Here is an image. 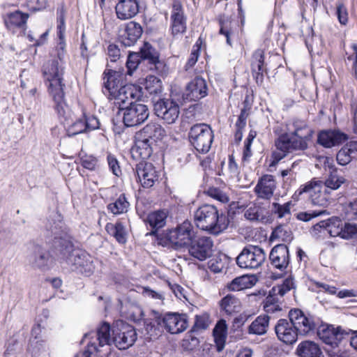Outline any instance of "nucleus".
Returning <instances> with one entry per match:
<instances>
[{
	"instance_id": "f257e3e1",
	"label": "nucleus",
	"mask_w": 357,
	"mask_h": 357,
	"mask_svg": "<svg viewBox=\"0 0 357 357\" xmlns=\"http://www.w3.org/2000/svg\"><path fill=\"white\" fill-rule=\"evenodd\" d=\"M52 233V252L58 261L71 266L73 271L84 276L91 275L95 270L92 257L83 250L74 249L71 237L66 232H60L56 227Z\"/></svg>"
},
{
	"instance_id": "f03ea898",
	"label": "nucleus",
	"mask_w": 357,
	"mask_h": 357,
	"mask_svg": "<svg viewBox=\"0 0 357 357\" xmlns=\"http://www.w3.org/2000/svg\"><path fill=\"white\" fill-rule=\"evenodd\" d=\"M312 134V130L305 121L294 119L288 125L287 132L275 141L277 150L273 153V162H279L293 151L305 150Z\"/></svg>"
},
{
	"instance_id": "7ed1b4c3",
	"label": "nucleus",
	"mask_w": 357,
	"mask_h": 357,
	"mask_svg": "<svg viewBox=\"0 0 357 357\" xmlns=\"http://www.w3.org/2000/svg\"><path fill=\"white\" fill-rule=\"evenodd\" d=\"M64 73V62L61 54L58 57L48 61L44 66L43 74L48 91L55 102V109L60 115L66 116L70 113L69 107L64 100L63 87L62 83Z\"/></svg>"
},
{
	"instance_id": "20e7f679",
	"label": "nucleus",
	"mask_w": 357,
	"mask_h": 357,
	"mask_svg": "<svg viewBox=\"0 0 357 357\" xmlns=\"http://www.w3.org/2000/svg\"><path fill=\"white\" fill-rule=\"evenodd\" d=\"M92 338L98 340L99 347L110 345L114 343L119 349H126L131 347L137 340V333L133 326L121 322L116 324L111 329L109 324L104 322L98 328L96 332H93Z\"/></svg>"
},
{
	"instance_id": "39448f33",
	"label": "nucleus",
	"mask_w": 357,
	"mask_h": 357,
	"mask_svg": "<svg viewBox=\"0 0 357 357\" xmlns=\"http://www.w3.org/2000/svg\"><path fill=\"white\" fill-rule=\"evenodd\" d=\"M197 227L213 234H218L227 228L228 220L218 208L211 204H204L197 209L194 215Z\"/></svg>"
},
{
	"instance_id": "423d86ee",
	"label": "nucleus",
	"mask_w": 357,
	"mask_h": 357,
	"mask_svg": "<svg viewBox=\"0 0 357 357\" xmlns=\"http://www.w3.org/2000/svg\"><path fill=\"white\" fill-rule=\"evenodd\" d=\"M188 137L190 143L198 152L206 153L210 150L213 140V133L209 125H193L190 129Z\"/></svg>"
},
{
	"instance_id": "0eeeda50",
	"label": "nucleus",
	"mask_w": 357,
	"mask_h": 357,
	"mask_svg": "<svg viewBox=\"0 0 357 357\" xmlns=\"http://www.w3.org/2000/svg\"><path fill=\"white\" fill-rule=\"evenodd\" d=\"M169 243L176 249L188 247L196 238V232L192 223L188 220L169 230L166 234Z\"/></svg>"
},
{
	"instance_id": "6e6552de",
	"label": "nucleus",
	"mask_w": 357,
	"mask_h": 357,
	"mask_svg": "<svg viewBox=\"0 0 357 357\" xmlns=\"http://www.w3.org/2000/svg\"><path fill=\"white\" fill-rule=\"evenodd\" d=\"M264 250L255 245L245 247L236 257V264L241 268L255 269L260 267L266 260Z\"/></svg>"
},
{
	"instance_id": "1a4fd4ad",
	"label": "nucleus",
	"mask_w": 357,
	"mask_h": 357,
	"mask_svg": "<svg viewBox=\"0 0 357 357\" xmlns=\"http://www.w3.org/2000/svg\"><path fill=\"white\" fill-rule=\"evenodd\" d=\"M61 222L56 224L54 226H52L50 229L51 230L52 235L53 237L54 235L52 233V229L55 230L56 227L60 232L63 231L61 229ZM54 243V238L51 243L50 251H47L40 246H36L34 248L33 253L32 252L29 256V263L32 267L38 268L42 271H46L49 269L54 264L55 260L58 259L55 257V255L52 252V246Z\"/></svg>"
},
{
	"instance_id": "9d476101",
	"label": "nucleus",
	"mask_w": 357,
	"mask_h": 357,
	"mask_svg": "<svg viewBox=\"0 0 357 357\" xmlns=\"http://www.w3.org/2000/svg\"><path fill=\"white\" fill-rule=\"evenodd\" d=\"M298 192L299 195L307 194L314 205L326 206L328 204L331 193L325 189L321 181L313 178L301 185Z\"/></svg>"
},
{
	"instance_id": "9b49d317",
	"label": "nucleus",
	"mask_w": 357,
	"mask_h": 357,
	"mask_svg": "<svg viewBox=\"0 0 357 357\" xmlns=\"http://www.w3.org/2000/svg\"><path fill=\"white\" fill-rule=\"evenodd\" d=\"M70 113L66 114V116L58 114L63 117L68 125L67 134L68 136H75L76 135L83 133L84 132L93 130L99 128L100 122L98 119L94 116H86L84 113L82 117L77 119L75 121L69 123L68 121L71 119V110L69 108Z\"/></svg>"
},
{
	"instance_id": "f8f14e48",
	"label": "nucleus",
	"mask_w": 357,
	"mask_h": 357,
	"mask_svg": "<svg viewBox=\"0 0 357 357\" xmlns=\"http://www.w3.org/2000/svg\"><path fill=\"white\" fill-rule=\"evenodd\" d=\"M120 112L123 116V122L127 127H132L142 124L149 116L148 107L137 102L121 108Z\"/></svg>"
},
{
	"instance_id": "ddd939ff",
	"label": "nucleus",
	"mask_w": 357,
	"mask_h": 357,
	"mask_svg": "<svg viewBox=\"0 0 357 357\" xmlns=\"http://www.w3.org/2000/svg\"><path fill=\"white\" fill-rule=\"evenodd\" d=\"M107 96L110 100L114 101V104L118 106L121 111V108H125L124 105H130V103L137 102L141 96V90L136 85L126 84L110 93Z\"/></svg>"
},
{
	"instance_id": "4468645a",
	"label": "nucleus",
	"mask_w": 357,
	"mask_h": 357,
	"mask_svg": "<svg viewBox=\"0 0 357 357\" xmlns=\"http://www.w3.org/2000/svg\"><path fill=\"white\" fill-rule=\"evenodd\" d=\"M352 330H344L341 327H335L332 325L323 324L317 328V335L326 344L331 345L335 348L338 347L339 344L347 336H349Z\"/></svg>"
},
{
	"instance_id": "2eb2a0df",
	"label": "nucleus",
	"mask_w": 357,
	"mask_h": 357,
	"mask_svg": "<svg viewBox=\"0 0 357 357\" xmlns=\"http://www.w3.org/2000/svg\"><path fill=\"white\" fill-rule=\"evenodd\" d=\"M156 116L168 124L174 123L180 115L178 104L172 99H159L154 104Z\"/></svg>"
},
{
	"instance_id": "dca6fc26",
	"label": "nucleus",
	"mask_w": 357,
	"mask_h": 357,
	"mask_svg": "<svg viewBox=\"0 0 357 357\" xmlns=\"http://www.w3.org/2000/svg\"><path fill=\"white\" fill-rule=\"evenodd\" d=\"M289 317L292 321L298 335H307L317 329V323L314 317L304 314L299 309L291 310L289 312Z\"/></svg>"
},
{
	"instance_id": "f3484780",
	"label": "nucleus",
	"mask_w": 357,
	"mask_h": 357,
	"mask_svg": "<svg viewBox=\"0 0 357 357\" xmlns=\"http://www.w3.org/2000/svg\"><path fill=\"white\" fill-rule=\"evenodd\" d=\"M213 241L210 237L195 238L188 246V252L194 258L204 261L212 254Z\"/></svg>"
},
{
	"instance_id": "a211bd4d",
	"label": "nucleus",
	"mask_w": 357,
	"mask_h": 357,
	"mask_svg": "<svg viewBox=\"0 0 357 357\" xmlns=\"http://www.w3.org/2000/svg\"><path fill=\"white\" fill-rule=\"evenodd\" d=\"M170 29L174 36L182 35L186 31V17L180 0H174L170 17Z\"/></svg>"
},
{
	"instance_id": "6ab92c4d",
	"label": "nucleus",
	"mask_w": 357,
	"mask_h": 357,
	"mask_svg": "<svg viewBox=\"0 0 357 357\" xmlns=\"http://www.w3.org/2000/svg\"><path fill=\"white\" fill-rule=\"evenodd\" d=\"M208 93L206 80L197 76L186 86L183 93V99L186 101H197L205 97Z\"/></svg>"
},
{
	"instance_id": "aec40b11",
	"label": "nucleus",
	"mask_w": 357,
	"mask_h": 357,
	"mask_svg": "<svg viewBox=\"0 0 357 357\" xmlns=\"http://www.w3.org/2000/svg\"><path fill=\"white\" fill-rule=\"evenodd\" d=\"M275 331L278 340L287 344H292L297 340V331L290 319H279L275 326Z\"/></svg>"
},
{
	"instance_id": "412c9836",
	"label": "nucleus",
	"mask_w": 357,
	"mask_h": 357,
	"mask_svg": "<svg viewBox=\"0 0 357 357\" xmlns=\"http://www.w3.org/2000/svg\"><path fill=\"white\" fill-rule=\"evenodd\" d=\"M136 172L144 188L152 187L158 180V172L150 162H139L136 167Z\"/></svg>"
},
{
	"instance_id": "4be33fe9",
	"label": "nucleus",
	"mask_w": 357,
	"mask_h": 357,
	"mask_svg": "<svg viewBox=\"0 0 357 357\" xmlns=\"http://www.w3.org/2000/svg\"><path fill=\"white\" fill-rule=\"evenodd\" d=\"M162 317L164 328L172 334H177L184 331L188 327L185 314L178 313H167Z\"/></svg>"
},
{
	"instance_id": "5701e85b",
	"label": "nucleus",
	"mask_w": 357,
	"mask_h": 357,
	"mask_svg": "<svg viewBox=\"0 0 357 357\" xmlns=\"http://www.w3.org/2000/svg\"><path fill=\"white\" fill-rule=\"evenodd\" d=\"M275 188L276 181L274 176L266 174L259 179L254 191L257 197L270 199L273 197Z\"/></svg>"
},
{
	"instance_id": "b1692460",
	"label": "nucleus",
	"mask_w": 357,
	"mask_h": 357,
	"mask_svg": "<svg viewBox=\"0 0 357 357\" xmlns=\"http://www.w3.org/2000/svg\"><path fill=\"white\" fill-rule=\"evenodd\" d=\"M124 74L121 71L109 70L103 74V89L105 95H108L123 85Z\"/></svg>"
},
{
	"instance_id": "393cba45",
	"label": "nucleus",
	"mask_w": 357,
	"mask_h": 357,
	"mask_svg": "<svg viewBox=\"0 0 357 357\" xmlns=\"http://www.w3.org/2000/svg\"><path fill=\"white\" fill-rule=\"evenodd\" d=\"M269 259L273 266L280 270L286 268L289 263V249L284 244H278L271 250Z\"/></svg>"
},
{
	"instance_id": "a878e982",
	"label": "nucleus",
	"mask_w": 357,
	"mask_h": 357,
	"mask_svg": "<svg viewBox=\"0 0 357 357\" xmlns=\"http://www.w3.org/2000/svg\"><path fill=\"white\" fill-rule=\"evenodd\" d=\"M138 0H119L115 10L116 16L121 20L132 18L139 13Z\"/></svg>"
},
{
	"instance_id": "bb28decb",
	"label": "nucleus",
	"mask_w": 357,
	"mask_h": 357,
	"mask_svg": "<svg viewBox=\"0 0 357 357\" xmlns=\"http://www.w3.org/2000/svg\"><path fill=\"white\" fill-rule=\"evenodd\" d=\"M166 135V132L162 126L155 122H150L146 124L138 133L137 137L146 138L151 143H156L162 139Z\"/></svg>"
},
{
	"instance_id": "cd10ccee",
	"label": "nucleus",
	"mask_w": 357,
	"mask_h": 357,
	"mask_svg": "<svg viewBox=\"0 0 357 357\" xmlns=\"http://www.w3.org/2000/svg\"><path fill=\"white\" fill-rule=\"evenodd\" d=\"M313 229L318 231H321V229H324L331 236H340L342 238L343 223L339 218L333 217L327 220L318 222L314 225Z\"/></svg>"
},
{
	"instance_id": "c85d7f7f",
	"label": "nucleus",
	"mask_w": 357,
	"mask_h": 357,
	"mask_svg": "<svg viewBox=\"0 0 357 357\" xmlns=\"http://www.w3.org/2000/svg\"><path fill=\"white\" fill-rule=\"evenodd\" d=\"M143 33L141 25L135 22H128L121 34L120 38L121 43L125 46L133 45L141 37Z\"/></svg>"
},
{
	"instance_id": "c756f323",
	"label": "nucleus",
	"mask_w": 357,
	"mask_h": 357,
	"mask_svg": "<svg viewBox=\"0 0 357 357\" xmlns=\"http://www.w3.org/2000/svg\"><path fill=\"white\" fill-rule=\"evenodd\" d=\"M347 139V135L337 130L322 131L318 136V142L326 148L338 145Z\"/></svg>"
},
{
	"instance_id": "7c9ffc66",
	"label": "nucleus",
	"mask_w": 357,
	"mask_h": 357,
	"mask_svg": "<svg viewBox=\"0 0 357 357\" xmlns=\"http://www.w3.org/2000/svg\"><path fill=\"white\" fill-rule=\"evenodd\" d=\"M163 328L162 317L155 311L152 313V317L144 321V329L151 339L158 337L162 333Z\"/></svg>"
},
{
	"instance_id": "2f4dec72",
	"label": "nucleus",
	"mask_w": 357,
	"mask_h": 357,
	"mask_svg": "<svg viewBox=\"0 0 357 357\" xmlns=\"http://www.w3.org/2000/svg\"><path fill=\"white\" fill-rule=\"evenodd\" d=\"M220 310L228 315L238 313L241 310V301L233 294H227L220 301Z\"/></svg>"
},
{
	"instance_id": "473e14b6",
	"label": "nucleus",
	"mask_w": 357,
	"mask_h": 357,
	"mask_svg": "<svg viewBox=\"0 0 357 357\" xmlns=\"http://www.w3.org/2000/svg\"><path fill=\"white\" fill-rule=\"evenodd\" d=\"M264 53L261 50H257L252 56V71L254 78L257 83H261L264 79Z\"/></svg>"
},
{
	"instance_id": "72a5a7b5",
	"label": "nucleus",
	"mask_w": 357,
	"mask_h": 357,
	"mask_svg": "<svg viewBox=\"0 0 357 357\" xmlns=\"http://www.w3.org/2000/svg\"><path fill=\"white\" fill-rule=\"evenodd\" d=\"M299 357H322V352L319 345L312 341L301 342L296 349Z\"/></svg>"
},
{
	"instance_id": "f704fd0d",
	"label": "nucleus",
	"mask_w": 357,
	"mask_h": 357,
	"mask_svg": "<svg viewBox=\"0 0 357 357\" xmlns=\"http://www.w3.org/2000/svg\"><path fill=\"white\" fill-rule=\"evenodd\" d=\"M244 216L251 221L266 222L268 220V211L265 207L255 204L245 210Z\"/></svg>"
},
{
	"instance_id": "c9c22d12",
	"label": "nucleus",
	"mask_w": 357,
	"mask_h": 357,
	"mask_svg": "<svg viewBox=\"0 0 357 357\" xmlns=\"http://www.w3.org/2000/svg\"><path fill=\"white\" fill-rule=\"evenodd\" d=\"M155 146L156 144L151 143L146 138L142 139L137 136L135 146L132 150L133 153H137L142 159L145 160L152 155Z\"/></svg>"
},
{
	"instance_id": "e433bc0d",
	"label": "nucleus",
	"mask_w": 357,
	"mask_h": 357,
	"mask_svg": "<svg viewBox=\"0 0 357 357\" xmlns=\"http://www.w3.org/2000/svg\"><path fill=\"white\" fill-rule=\"evenodd\" d=\"M140 58L148 60L149 63L155 66V69L159 70L160 68H164L165 65L158 59V54L155 50L149 43H144L140 51Z\"/></svg>"
},
{
	"instance_id": "4c0bfd02",
	"label": "nucleus",
	"mask_w": 357,
	"mask_h": 357,
	"mask_svg": "<svg viewBox=\"0 0 357 357\" xmlns=\"http://www.w3.org/2000/svg\"><path fill=\"white\" fill-rule=\"evenodd\" d=\"M270 317L268 315H260L257 317L250 325L248 333L261 335L267 332L269 325Z\"/></svg>"
},
{
	"instance_id": "58836bf2",
	"label": "nucleus",
	"mask_w": 357,
	"mask_h": 357,
	"mask_svg": "<svg viewBox=\"0 0 357 357\" xmlns=\"http://www.w3.org/2000/svg\"><path fill=\"white\" fill-rule=\"evenodd\" d=\"M167 218V212L162 211H156L150 213L145 222L149 225V226L157 231L158 229L163 227L166 224V220Z\"/></svg>"
},
{
	"instance_id": "ea45409f",
	"label": "nucleus",
	"mask_w": 357,
	"mask_h": 357,
	"mask_svg": "<svg viewBox=\"0 0 357 357\" xmlns=\"http://www.w3.org/2000/svg\"><path fill=\"white\" fill-rule=\"evenodd\" d=\"M29 17V14L16 10L8 15L6 20V26L8 29H14L15 27L24 29Z\"/></svg>"
},
{
	"instance_id": "a19ab883",
	"label": "nucleus",
	"mask_w": 357,
	"mask_h": 357,
	"mask_svg": "<svg viewBox=\"0 0 357 357\" xmlns=\"http://www.w3.org/2000/svg\"><path fill=\"white\" fill-rule=\"evenodd\" d=\"M227 326L226 321L221 319L216 324L213 329L214 340L218 351H221L223 349L227 339Z\"/></svg>"
},
{
	"instance_id": "79ce46f5",
	"label": "nucleus",
	"mask_w": 357,
	"mask_h": 357,
	"mask_svg": "<svg viewBox=\"0 0 357 357\" xmlns=\"http://www.w3.org/2000/svg\"><path fill=\"white\" fill-rule=\"evenodd\" d=\"M144 89L153 98L160 96L162 92V81L153 75H149L145 79Z\"/></svg>"
},
{
	"instance_id": "37998d69",
	"label": "nucleus",
	"mask_w": 357,
	"mask_h": 357,
	"mask_svg": "<svg viewBox=\"0 0 357 357\" xmlns=\"http://www.w3.org/2000/svg\"><path fill=\"white\" fill-rule=\"evenodd\" d=\"M292 206L291 202H287L283 204L273 202L271 213L278 219L284 218L286 220H289L291 218V208Z\"/></svg>"
},
{
	"instance_id": "c03bdc74",
	"label": "nucleus",
	"mask_w": 357,
	"mask_h": 357,
	"mask_svg": "<svg viewBox=\"0 0 357 357\" xmlns=\"http://www.w3.org/2000/svg\"><path fill=\"white\" fill-rule=\"evenodd\" d=\"M130 204L125 195H121L115 202L107 205V210L114 215H120L128 211Z\"/></svg>"
},
{
	"instance_id": "a18cd8bd",
	"label": "nucleus",
	"mask_w": 357,
	"mask_h": 357,
	"mask_svg": "<svg viewBox=\"0 0 357 357\" xmlns=\"http://www.w3.org/2000/svg\"><path fill=\"white\" fill-rule=\"evenodd\" d=\"M345 181V178L339 175L337 171H333L328 175L323 183L325 189L331 192V190L339 189Z\"/></svg>"
},
{
	"instance_id": "49530a36",
	"label": "nucleus",
	"mask_w": 357,
	"mask_h": 357,
	"mask_svg": "<svg viewBox=\"0 0 357 357\" xmlns=\"http://www.w3.org/2000/svg\"><path fill=\"white\" fill-rule=\"evenodd\" d=\"M107 231L114 236L116 241L120 243H125L126 242V232L124 225L119 222L115 225L107 224L106 225Z\"/></svg>"
},
{
	"instance_id": "de8ad7c7",
	"label": "nucleus",
	"mask_w": 357,
	"mask_h": 357,
	"mask_svg": "<svg viewBox=\"0 0 357 357\" xmlns=\"http://www.w3.org/2000/svg\"><path fill=\"white\" fill-rule=\"evenodd\" d=\"M93 332H91L84 335V340H89L87 342V349L86 351L81 352L75 356V357H91V355L94 352H99L98 340H96V338H92L93 335H91Z\"/></svg>"
},
{
	"instance_id": "09e8293b",
	"label": "nucleus",
	"mask_w": 357,
	"mask_h": 357,
	"mask_svg": "<svg viewBox=\"0 0 357 357\" xmlns=\"http://www.w3.org/2000/svg\"><path fill=\"white\" fill-rule=\"evenodd\" d=\"M251 286L250 278L246 275L236 278L227 284V288L230 291H241Z\"/></svg>"
},
{
	"instance_id": "8fccbe9b",
	"label": "nucleus",
	"mask_w": 357,
	"mask_h": 357,
	"mask_svg": "<svg viewBox=\"0 0 357 357\" xmlns=\"http://www.w3.org/2000/svg\"><path fill=\"white\" fill-rule=\"evenodd\" d=\"M66 31L64 10L61 9L57 11V36L59 39L61 48L63 49Z\"/></svg>"
},
{
	"instance_id": "3c124183",
	"label": "nucleus",
	"mask_w": 357,
	"mask_h": 357,
	"mask_svg": "<svg viewBox=\"0 0 357 357\" xmlns=\"http://www.w3.org/2000/svg\"><path fill=\"white\" fill-rule=\"evenodd\" d=\"M294 288V281L292 278H287L280 285L275 286L272 288V292L275 294H280V298Z\"/></svg>"
},
{
	"instance_id": "603ef678",
	"label": "nucleus",
	"mask_w": 357,
	"mask_h": 357,
	"mask_svg": "<svg viewBox=\"0 0 357 357\" xmlns=\"http://www.w3.org/2000/svg\"><path fill=\"white\" fill-rule=\"evenodd\" d=\"M344 211L349 220H357V199L344 205Z\"/></svg>"
},
{
	"instance_id": "864d4df0",
	"label": "nucleus",
	"mask_w": 357,
	"mask_h": 357,
	"mask_svg": "<svg viewBox=\"0 0 357 357\" xmlns=\"http://www.w3.org/2000/svg\"><path fill=\"white\" fill-rule=\"evenodd\" d=\"M140 60L139 54L137 53L130 54L126 61L127 74L131 75L137 69Z\"/></svg>"
},
{
	"instance_id": "5fc2aeb1",
	"label": "nucleus",
	"mask_w": 357,
	"mask_h": 357,
	"mask_svg": "<svg viewBox=\"0 0 357 357\" xmlns=\"http://www.w3.org/2000/svg\"><path fill=\"white\" fill-rule=\"evenodd\" d=\"M220 29L219 33L221 35L225 36L226 38L227 43L229 45H231V37L234 34V31L231 29V22L220 21Z\"/></svg>"
},
{
	"instance_id": "6e6d98bb",
	"label": "nucleus",
	"mask_w": 357,
	"mask_h": 357,
	"mask_svg": "<svg viewBox=\"0 0 357 357\" xmlns=\"http://www.w3.org/2000/svg\"><path fill=\"white\" fill-rule=\"evenodd\" d=\"M208 327V318L205 315H197L192 331H201Z\"/></svg>"
},
{
	"instance_id": "4d7b16f0",
	"label": "nucleus",
	"mask_w": 357,
	"mask_h": 357,
	"mask_svg": "<svg viewBox=\"0 0 357 357\" xmlns=\"http://www.w3.org/2000/svg\"><path fill=\"white\" fill-rule=\"evenodd\" d=\"M357 236V225L355 224L345 223L343 225L342 238L349 239Z\"/></svg>"
},
{
	"instance_id": "13d9d810",
	"label": "nucleus",
	"mask_w": 357,
	"mask_h": 357,
	"mask_svg": "<svg viewBox=\"0 0 357 357\" xmlns=\"http://www.w3.org/2000/svg\"><path fill=\"white\" fill-rule=\"evenodd\" d=\"M352 155L349 153L347 147H342L337 153V161L341 165H346L350 162Z\"/></svg>"
},
{
	"instance_id": "bf43d9fd",
	"label": "nucleus",
	"mask_w": 357,
	"mask_h": 357,
	"mask_svg": "<svg viewBox=\"0 0 357 357\" xmlns=\"http://www.w3.org/2000/svg\"><path fill=\"white\" fill-rule=\"evenodd\" d=\"M337 16L340 24H346L348 21V13L346 6L341 2L337 4Z\"/></svg>"
},
{
	"instance_id": "052dcab7",
	"label": "nucleus",
	"mask_w": 357,
	"mask_h": 357,
	"mask_svg": "<svg viewBox=\"0 0 357 357\" xmlns=\"http://www.w3.org/2000/svg\"><path fill=\"white\" fill-rule=\"evenodd\" d=\"M326 213V210H321L318 211H314L312 212H300L297 213L296 218L300 220L307 222L310 220L312 218L319 216Z\"/></svg>"
},
{
	"instance_id": "680f3d73",
	"label": "nucleus",
	"mask_w": 357,
	"mask_h": 357,
	"mask_svg": "<svg viewBox=\"0 0 357 357\" xmlns=\"http://www.w3.org/2000/svg\"><path fill=\"white\" fill-rule=\"evenodd\" d=\"M107 55L110 61H116L121 56V52L118 46L114 44H109L107 47Z\"/></svg>"
},
{
	"instance_id": "e2e57ef3",
	"label": "nucleus",
	"mask_w": 357,
	"mask_h": 357,
	"mask_svg": "<svg viewBox=\"0 0 357 357\" xmlns=\"http://www.w3.org/2000/svg\"><path fill=\"white\" fill-rule=\"evenodd\" d=\"M272 235L275 238L287 240L290 238L291 234L282 225H280L273 230Z\"/></svg>"
},
{
	"instance_id": "0e129e2a",
	"label": "nucleus",
	"mask_w": 357,
	"mask_h": 357,
	"mask_svg": "<svg viewBox=\"0 0 357 357\" xmlns=\"http://www.w3.org/2000/svg\"><path fill=\"white\" fill-rule=\"evenodd\" d=\"M107 162L113 174L116 176H119V173H121V169L116 158L112 154H109L107 155Z\"/></svg>"
},
{
	"instance_id": "69168bd1",
	"label": "nucleus",
	"mask_w": 357,
	"mask_h": 357,
	"mask_svg": "<svg viewBox=\"0 0 357 357\" xmlns=\"http://www.w3.org/2000/svg\"><path fill=\"white\" fill-rule=\"evenodd\" d=\"M227 167L231 176H236L238 174V166L233 155L229 156Z\"/></svg>"
},
{
	"instance_id": "338daca9",
	"label": "nucleus",
	"mask_w": 357,
	"mask_h": 357,
	"mask_svg": "<svg viewBox=\"0 0 357 357\" xmlns=\"http://www.w3.org/2000/svg\"><path fill=\"white\" fill-rule=\"evenodd\" d=\"M199 47H197L196 49H195V47L193 48V50L190 54V58L188 59V60L186 63L185 70H188L190 68L192 67L197 63L198 57H199Z\"/></svg>"
},
{
	"instance_id": "774afa93",
	"label": "nucleus",
	"mask_w": 357,
	"mask_h": 357,
	"mask_svg": "<svg viewBox=\"0 0 357 357\" xmlns=\"http://www.w3.org/2000/svg\"><path fill=\"white\" fill-rule=\"evenodd\" d=\"M329 357H350L349 353L345 350L331 349L328 351Z\"/></svg>"
}]
</instances>
